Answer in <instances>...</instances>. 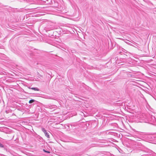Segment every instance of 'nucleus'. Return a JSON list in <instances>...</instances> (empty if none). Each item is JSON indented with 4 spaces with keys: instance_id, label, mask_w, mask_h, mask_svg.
Here are the masks:
<instances>
[{
    "instance_id": "1",
    "label": "nucleus",
    "mask_w": 156,
    "mask_h": 156,
    "mask_svg": "<svg viewBox=\"0 0 156 156\" xmlns=\"http://www.w3.org/2000/svg\"><path fill=\"white\" fill-rule=\"evenodd\" d=\"M42 131L44 133L45 135L48 138H49V133L46 131V130L44 128L41 129Z\"/></svg>"
},
{
    "instance_id": "2",
    "label": "nucleus",
    "mask_w": 156,
    "mask_h": 156,
    "mask_svg": "<svg viewBox=\"0 0 156 156\" xmlns=\"http://www.w3.org/2000/svg\"><path fill=\"white\" fill-rule=\"evenodd\" d=\"M29 89H31L32 90L35 91H39V89L37 87H31L30 88V87H29Z\"/></svg>"
},
{
    "instance_id": "3",
    "label": "nucleus",
    "mask_w": 156,
    "mask_h": 156,
    "mask_svg": "<svg viewBox=\"0 0 156 156\" xmlns=\"http://www.w3.org/2000/svg\"><path fill=\"white\" fill-rule=\"evenodd\" d=\"M35 101V100L34 99H31L29 101V103L30 104H31L34 102Z\"/></svg>"
},
{
    "instance_id": "4",
    "label": "nucleus",
    "mask_w": 156,
    "mask_h": 156,
    "mask_svg": "<svg viewBox=\"0 0 156 156\" xmlns=\"http://www.w3.org/2000/svg\"><path fill=\"white\" fill-rule=\"evenodd\" d=\"M127 75H128V76L129 77H135V76L134 75L131 74H127Z\"/></svg>"
},
{
    "instance_id": "5",
    "label": "nucleus",
    "mask_w": 156,
    "mask_h": 156,
    "mask_svg": "<svg viewBox=\"0 0 156 156\" xmlns=\"http://www.w3.org/2000/svg\"><path fill=\"white\" fill-rule=\"evenodd\" d=\"M0 147L2 148H4V145L0 142ZM5 149V148H4Z\"/></svg>"
},
{
    "instance_id": "6",
    "label": "nucleus",
    "mask_w": 156,
    "mask_h": 156,
    "mask_svg": "<svg viewBox=\"0 0 156 156\" xmlns=\"http://www.w3.org/2000/svg\"><path fill=\"white\" fill-rule=\"evenodd\" d=\"M43 151H44V152H46V153H50V152L49 151H46V150H45V149H43Z\"/></svg>"
},
{
    "instance_id": "7",
    "label": "nucleus",
    "mask_w": 156,
    "mask_h": 156,
    "mask_svg": "<svg viewBox=\"0 0 156 156\" xmlns=\"http://www.w3.org/2000/svg\"><path fill=\"white\" fill-rule=\"evenodd\" d=\"M9 110H6L5 111V112L6 113H9Z\"/></svg>"
},
{
    "instance_id": "8",
    "label": "nucleus",
    "mask_w": 156,
    "mask_h": 156,
    "mask_svg": "<svg viewBox=\"0 0 156 156\" xmlns=\"http://www.w3.org/2000/svg\"><path fill=\"white\" fill-rule=\"evenodd\" d=\"M2 73H0V74H2Z\"/></svg>"
}]
</instances>
